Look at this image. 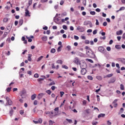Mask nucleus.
Wrapping results in <instances>:
<instances>
[{
  "label": "nucleus",
  "instance_id": "obj_1",
  "mask_svg": "<svg viewBox=\"0 0 125 125\" xmlns=\"http://www.w3.org/2000/svg\"><path fill=\"white\" fill-rule=\"evenodd\" d=\"M86 54L90 58H94L95 57V54L91 49L87 50L86 51Z\"/></svg>",
  "mask_w": 125,
  "mask_h": 125
},
{
  "label": "nucleus",
  "instance_id": "obj_2",
  "mask_svg": "<svg viewBox=\"0 0 125 125\" xmlns=\"http://www.w3.org/2000/svg\"><path fill=\"white\" fill-rule=\"evenodd\" d=\"M26 93H27V92L26 91V90H25V89H23L22 91H21L20 94L22 99H23L24 97H25Z\"/></svg>",
  "mask_w": 125,
  "mask_h": 125
},
{
  "label": "nucleus",
  "instance_id": "obj_3",
  "mask_svg": "<svg viewBox=\"0 0 125 125\" xmlns=\"http://www.w3.org/2000/svg\"><path fill=\"white\" fill-rule=\"evenodd\" d=\"M73 62L75 63V64H76V65H80L81 63V60L79 59V58L76 57L74 58Z\"/></svg>",
  "mask_w": 125,
  "mask_h": 125
},
{
  "label": "nucleus",
  "instance_id": "obj_4",
  "mask_svg": "<svg viewBox=\"0 0 125 125\" xmlns=\"http://www.w3.org/2000/svg\"><path fill=\"white\" fill-rule=\"evenodd\" d=\"M79 65L82 69H85V68H86V63H85V62H80V63H79Z\"/></svg>",
  "mask_w": 125,
  "mask_h": 125
},
{
  "label": "nucleus",
  "instance_id": "obj_5",
  "mask_svg": "<svg viewBox=\"0 0 125 125\" xmlns=\"http://www.w3.org/2000/svg\"><path fill=\"white\" fill-rule=\"evenodd\" d=\"M6 100L8 105H9L10 106H11V105H12V101H11V100H10V99L9 98L6 97Z\"/></svg>",
  "mask_w": 125,
  "mask_h": 125
},
{
  "label": "nucleus",
  "instance_id": "obj_6",
  "mask_svg": "<svg viewBox=\"0 0 125 125\" xmlns=\"http://www.w3.org/2000/svg\"><path fill=\"white\" fill-rule=\"evenodd\" d=\"M77 30H78L80 32H83L84 28L83 26H79L77 27Z\"/></svg>",
  "mask_w": 125,
  "mask_h": 125
},
{
  "label": "nucleus",
  "instance_id": "obj_7",
  "mask_svg": "<svg viewBox=\"0 0 125 125\" xmlns=\"http://www.w3.org/2000/svg\"><path fill=\"white\" fill-rule=\"evenodd\" d=\"M25 16L26 17H30L31 16V15H30V13H29V10H28V9H25Z\"/></svg>",
  "mask_w": 125,
  "mask_h": 125
},
{
  "label": "nucleus",
  "instance_id": "obj_8",
  "mask_svg": "<svg viewBox=\"0 0 125 125\" xmlns=\"http://www.w3.org/2000/svg\"><path fill=\"white\" fill-rule=\"evenodd\" d=\"M98 50L99 51H100V52H102V53H104V52H105V49L102 46L99 47Z\"/></svg>",
  "mask_w": 125,
  "mask_h": 125
},
{
  "label": "nucleus",
  "instance_id": "obj_9",
  "mask_svg": "<svg viewBox=\"0 0 125 125\" xmlns=\"http://www.w3.org/2000/svg\"><path fill=\"white\" fill-rule=\"evenodd\" d=\"M118 60H119V61H120V62L123 63V64H125V58H118Z\"/></svg>",
  "mask_w": 125,
  "mask_h": 125
},
{
  "label": "nucleus",
  "instance_id": "obj_10",
  "mask_svg": "<svg viewBox=\"0 0 125 125\" xmlns=\"http://www.w3.org/2000/svg\"><path fill=\"white\" fill-rule=\"evenodd\" d=\"M81 73L83 75L86 74V69H82L81 71Z\"/></svg>",
  "mask_w": 125,
  "mask_h": 125
},
{
  "label": "nucleus",
  "instance_id": "obj_11",
  "mask_svg": "<svg viewBox=\"0 0 125 125\" xmlns=\"http://www.w3.org/2000/svg\"><path fill=\"white\" fill-rule=\"evenodd\" d=\"M116 82V79L112 78L110 79V80L108 82V83H113Z\"/></svg>",
  "mask_w": 125,
  "mask_h": 125
},
{
  "label": "nucleus",
  "instance_id": "obj_12",
  "mask_svg": "<svg viewBox=\"0 0 125 125\" xmlns=\"http://www.w3.org/2000/svg\"><path fill=\"white\" fill-rule=\"evenodd\" d=\"M43 95H44V94L43 93H40L38 95V98L39 100H40V99H42V96H43Z\"/></svg>",
  "mask_w": 125,
  "mask_h": 125
},
{
  "label": "nucleus",
  "instance_id": "obj_13",
  "mask_svg": "<svg viewBox=\"0 0 125 125\" xmlns=\"http://www.w3.org/2000/svg\"><path fill=\"white\" fill-rule=\"evenodd\" d=\"M9 32H5L2 36V39H4V38H6V36H7V35H8V34H9Z\"/></svg>",
  "mask_w": 125,
  "mask_h": 125
},
{
  "label": "nucleus",
  "instance_id": "obj_14",
  "mask_svg": "<svg viewBox=\"0 0 125 125\" xmlns=\"http://www.w3.org/2000/svg\"><path fill=\"white\" fill-rule=\"evenodd\" d=\"M42 40L43 42H46V41H47V37L44 36L42 38Z\"/></svg>",
  "mask_w": 125,
  "mask_h": 125
},
{
  "label": "nucleus",
  "instance_id": "obj_15",
  "mask_svg": "<svg viewBox=\"0 0 125 125\" xmlns=\"http://www.w3.org/2000/svg\"><path fill=\"white\" fill-rule=\"evenodd\" d=\"M116 35H117V36L123 35V30H120L119 31H117Z\"/></svg>",
  "mask_w": 125,
  "mask_h": 125
},
{
  "label": "nucleus",
  "instance_id": "obj_16",
  "mask_svg": "<svg viewBox=\"0 0 125 125\" xmlns=\"http://www.w3.org/2000/svg\"><path fill=\"white\" fill-rule=\"evenodd\" d=\"M90 23V21H85L83 22V25L84 26H86L87 25H89V23Z\"/></svg>",
  "mask_w": 125,
  "mask_h": 125
},
{
  "label": "nucleus",
  "instance_id": "obj_17",
  "mask_svg": "<svg viewBox=\"0 0 125 125\" xmlns=\"http://www.w3.org/2000/svg\"><path fill=\"white\" fill-rule=\"evenodd\" d=\"M36 97H37V94H34L31 96V100H35L36 99Z\"/></svg>",
  "mask_w": 125,
  "mask_h": 125
},
{
  "label": "nucleus",
  "instance_id": "obj_18",
  "mask_svg": "<svg viewBox=\"0 0 125 125\" xmlns=\"http://www.w3.org/2000/svg\"><path fill=\"white\" fill-rule=\"evenodd\" d=\"M56 63H57V64H61V65H62L63 64V61L61 60H58Z\"/></svg>",
  "mask_w": 125,
  "mask_h": 125
},
{
  "label": "nucleus",
  "instance_id": "obj_19",
  "mask_svg": "<svg viewBox=\"0 0 125 125\" xmlns=\"http://www.w3.org/2000/svg\"><path fill=\"white\" fill-rule=\"evenodd\" d=\"M105 117V114H103V113H101L100 114H99L98 116V118L99 119H100V118L101 117Z\"/></svg>",
  "mask_w": 125,
  "mask_h": 125
},
{
  "label": "nucleus",
  "instance_id": "obj_20",
  "mask_svg": "<svg viewBox=\"0 0 125 125\" xmlns=\"http://www.w3.org/2000/svg\"><path fill=\"white\" fill-rule=\"evenodd\" d=\"M43 58V56H41L37 60V62H40L42 59Z\"/></svg>",
  "mask_w": 125,
  "mask_h": 125
},
{
  "label": "nucleus",
  "instance_id": "obj_21",
  "mask_svg": "<svg viewBox=\"0 0 125 125\" xmlns=\"http://www.w3.org/2000/svg\"><path fill=\"white\" fill-rule=\"evenodd\" d=\"M26 38L28 40V42H33V40L30 38V37H28V36H26Z\"/></svg>",
  "mask_w": 125,
  "mask_h": 125
},
{
  "label": "nucleus",
  "instance_id": "obj_22",
  "mask_svg": "<svg viewBox=\"0 0 125 125\" xmlns=\"http://www.w3.org/2000/svg\"><path fill=\"white\" fill-rule=\"evenodd\" d=\"M32 55L31 54H28V61H32Z\"/></svg>",
  "mask_w": 125,
  "mask_h": 125
},
{
  "label": "nucleus",
  "instance_id": "obj_23",
  "mask_svg": "<svg viewBox=\"0 0 125 125\" xmlns=\"http://www.w3.org/2000/svg\"><path fill=\"white\" fill-rule=\"evenodd\" d=\"M111 77H113V74H112V73L110 74H108L106 76H104V78H111Z\"/></svg>",
  "mask_w": 125,
  "mask_h": 125
},
{
  "label": "nucleus",
  "instance_id": "obj_24",
  "mask_svg": "<svg viewBox=\"0 0 125 125\" xmlns=\"http://www.w3.org/2000/svg\"><path fill=\"white\" fill-rule=\"evenodd\" d=\"M49 116L50 118H53V117H54V115H53V111H50Z\"/></svg>",
  "mask_w": 125,
  "mask_h": 125
},
{
  "label": "nucleus",
  "instance_id": "obj_25",
  "mask_svg": "<svg viewBox=\"0 0 125 125\" xmlns=\"http://www.w3.org/2000/svg\"><path fill=\"white\" fill-rule=\"evenodd\" d=\"M120 89H121V90H125V86L124 85V84H121Z\"/></svg>",
  "mask_w": 125,
  "mask_h": 125
},
{
  "label": "nucleus",
  "instance_id": "obj_26",
  "mask_svg": "<svg viewBox=\"0 0 125 125\" xmlns=\"http://www.w3.org/2000/svg\"><path fill=\"white\" fill-rule=\"evenodd\" d=\"M62 47H63V45L58 47V48L57 49L58 52H60V51H61V48H62Z\"/></svg>",
  "mask_w": 125,
  "mask_h": 125
},
{
  "label": "nucleus",
  "instance_id": "obj_27",
  "mask_svg": "<svg viewBox=\"0 0 125 125\" xmlns=\"http://www.w3.org/2000/svg\"><path fill=\"white\" fill-rule=\"evenodd\" d=\"M51 53H55L56 50L55 48H52L50 51Z\"/></svg>",
  "mask_w": 125,
  "mask_h": 125
},
{
  "label": "nucleus",
  "instance_id": "obj_28",
  "mask_svg": "<svg viewBox=\"0 0 125 125\" xmlns=\"http://www.w3.org/2000/svg\"><path fill=\"white\" fill-rule=\"evenodd\" d=\"M79 56H80L81 57H84V56H85L84 54H83V53H80L79 54Z\"/></svg>",
  "mask_w": 125,
  "mask_h": 125
},
{
  "label": "nucleus",
  "instance_id": "obj_29",
  "mask_svg": "<svg viewBox=\"0 0 125 125\" xmlns=\"http://www.w3.org/2000/svg\"><path fill=\"white\" fill-rule=\"evenodd\" d=\"M66 121H67V122H68V123L69 124H72V123H73V121H72L71 119H66Z\"/></svg>",
  "mask_w": 125,
  "mask_h": 125
},
{
  "label": "nucleus",
  "instance_id": "obj_30",
  "mask_svg": "<svg viewBox=\"0 0 125 125\" xmlns=\"http://www.w3.org/2000/svg\"><path fill=\"white\" fill-rule=\"evenodd\" d=\"M8 21V19L7 18H4L3 20V22H4L5 23L7 22Z\"/></svg>",
  "mask_w": 125,
  "mask_h": 125
},
{
  "label": "nucleus",
  "instance_id": "obj_31",
  "mask_svg": "<svg viewBox=\"0 0 125 125\" xmlns=\"http://www.w3.org/2000/svg\"><path fill=\"white\" fill-rule=\"evenodd\" d=\"M86 61H88V62H90V63H93V61L91 59H86Z\"/></svg>",
  "mask_w": 125,
  "mask_h": 125
},
{
  "label": "nucleus",
  "instance_id": "obj_32",
  "mask_svg": "<svg viewBox=\"0 0 125 125\" xmlns=\"http://www.w3.org/2000/svg\"><path fill=\"white\" fill-rule=\"evenodd\" d=\"M46 93H47V94H49V95H50V94H51V91H50V90H47L46 91Z\"/></svg>",
  "mask_w": 125,
  "mask_h": 125
},
{
  "label": "nucleus",
  "instance_id": "obj_33",
  "mask_svg": "<svg viewBox=\"0 0 125 125\" xmlns=\"http://www.w3.org/2000/svg\"><path fill=\"white\" fill-rule=\"evenodd\" d=\"M64 94H65V93H64V92H63V91H61L60 92V94L61 97H63V95H64Z\"/></svg>",
  "mask_w": 125,
  "mask_h": 125
},
{
  "label": "nucleus",
  "instance_id": "obj_34",
  "mask_svg": "<svg viewBox=\"0 0 125 125\" xmlns=\"http://www.w3.org/2000/svg\"><path fill=\"white\" fill-rule=\"evenodd\" d=\"M19 24L20 25V26H21L23 24V20H20Z\"/></svg>",
  "mask_w": 125,
  "mask_h": 125
},
{
  "label": "nucleus",
  "instance_id": "obj_35",
  "mask_svg": "<svg viewBox=\"0 0 125 125\" xmlns=\"http://www.w3.org/2000/svg\"><path fill=\"white\" fill-rule=\"evenodd\" d=\"M87 79L88 80H90L91 81H92V80H93V78L91 76H87Z\"/></svg>",
  "mask_w": 125,
  "mask_h": 125
},
{
  "label": "nucleus",
  "instance_id": "obj_36",
  "mask_svg": "<svg viewBox=\"0 0 125 125\" xmlns=\"http://www.w3.org/2000/svg\"><path fill=\"white\" fill-rule=\"evenodd\" d=\"M54 84H55V82H54V81H53L49 84V85L50 86L51 85H54Z\"/></svg>",
  "mask_w": 125,
  "mask_h": 125
},
{
  "label": "nucleus",
  "instance_id": "obj_37",
  "mask_svg": "<svg viewBox=\"0 0 125 125\" xmlns=\"http://www.w3.org/2000/svg\"><path fill=\"white\" fill-rule=\"evenodd\" d=\"M9 114L10 116H12V115H13V109H11V110L9 112Z\"/></svg>",
  "mask_w": 125,
  "mask_h": 125
},
{
  "label": "nucleus",
  "instance_id": "obj_38",
  "mask_svg": "<svg viewBox=\"0 0 125 125\" xmlns=\"http://www.w3.org/2000/svg\"><path fill=\"white\" fill-rule=\"evenodd\" d=\"M96 13H95V11H91L90 12V14H91V15H95Z\"/></svg>",
  "mask_w": 125,
  "mask_h": 125
},
{
  "label": "nucleus",
  "instance_id": "obj_39",
  "mask_svg": "<svg viewBox=\"0 0 125 125\" xmlns=\"http://www.w3.org/2000/svg\"><path fill=\"white\" fill-rule=\"evenodd\" d=\"M11 90V87H8L6 89V91H7V92H10Z\"/></svg>",
  "mask_w": 125,
  "mask_h": 125
},
{
  "label": "nucleus",
  "instance_id": "obj_40",
  "mask_svg": "<svg viewBox=\"0 0 125 125\" xmlns=\"http://www.w3.org/2000/svg\"><path fill=\"white\" fill-rule=\"evenodd\" d=\"M65 101H66V100H64L63 102H62V103L61 104V105L60 106V107L61 108V107H62V106H63L64 105V104L65 103Z\"/></svg>",
  "mask_w": 125,
  "mask_h": 125
},
{
  "label": "nucleus",
  "instance_id": "obj_41",
  "mask_svg": "<svg viewBox=\"0 0 125 125\" xmlns=\"http://www.w3.org/2000/svg\"><path fill=\"white\" fill-rule=\"evenodd\" d=\"M62 68H63L64 69H66V70H67V69H69V67H68V66H67L66 65H62Z\"/></svg>",
  "mask_w": 125,
  "mask_h": 125
},
{
  "label": "nucleus",
  "instance_id": "obj_42",
  "mask_svg": "<svg viewBox=\"0 0 125 125\" xmlns=\"http://www.w3.org/2000/svg\"><path fill=\"white\" fill-rule=\"evenodd\" d=\"M44 80V78H39L38 79V82H42Z\"/></svg>",
  "mask_w": 125,
  "mask_h": 125
},
{
  "label": "nucleus",
  "instance_id": "obj_43",
  "mask_svg": "<svg viewBox=\"0 0 125 125\" xmlns=\"http://www.w3.org/2000/svg\"><path fill=\"white\" fill-rule=\"evenodd\" d=\"M39 74L36 73L34 74V78H39Z\"/></svg>",
  "mask_w": 125,
  "mask_h": 125
},
{
  "label": "nucleus",
  "instance_id": "obj_44",
  "mask_svg": "<svg viewBox=\"0 0 125 125\" xmlns=\"http://www.w3.org/2000/svg\"><path fill=\"white\" fill-rule=\"evenodd\" d=\"M38 123L39 124H42V119L40 118L38 120Z\"/></svg>",
  "mask_w": 125,
  "mask_h": 125
},
{
  "label": "nucleus",
  "instance_id": "obj_45",
  "mask_svg": "<svg viewBox=\"0 0 125 125\" xmlns=\"http://www.w3.org/2000/svg\"><path fill=\"white\" fill-rule=\"evenodd\" d=\"M33 104H34V105H38V101H37V100H35L34 101V103H33Z\"/></svg>",
  "mask_w": 125,
  "mask_h": 125
},
{
  "label": "nucleus",
  "instance_id": "obj_46",
  "mask_svg": "<svg viewBox=\"0 0 125 125\" xmlns=\"http://www.w3.org/2000/svg\"><path fill=\"white\" fill-rule=\"evenodd\" d=\"M125 7H121L119 9V10H120V11H122V10H125Z\"/></svg>",
  "mask_w": 125,
  "mask_h": 125
},
{
  "label": "nucleus",
  "instance_id": "obj_47",
  "mask_svg": "<svg viewBox=\"0 0 125 125\" xmlns=\"http://www.w3.org/2000/svg\"><path fill=\"white\" fill-rule=\"evenodd\" d=\"M49 125H53V121L52 120H50L49 121Z\"/></svg>",
  "mask_w": 125,
  "mask_h": 125
},
{
  "label": "nucleus",
  "instance_id": "obj_48",
  "mask_svg": "<svg viewBox=\"0 0 125 125\" xmlns=\"http://www.w3.org/2000/svg\"><path fill=\"white\" fill-rule=\"evenodd\" d=\"M62 28L64 30H67V26L65 25H63L62 26Z\"/></svg>",
  "mask_w": 125,
  "mask_h": 125
},
{
  "label": "nucleus",
  "instance_id": "obj_49",
  "mask_svg": "<svg viewBox=\"0 0 125 125\" xmlns=\"http://www.w3.org/2000/svg\"><path fill=\"white\" fill-rule=\"evenodd\" d=\"M106 50H107V51H111V47H106Z\"/></svg>",
  "mask_w": 125,
  "mask_h": 125
},
{
  "label": "nucleus",
  "instance_id": "obj_50",
  "mask_svg": "<svg viewBox=\"0 0 125 125\" xmlns=\"http://www.w3.org/2000/svg\"><path fill=\"white\" fill-rule=\"evenodd\" d=\"M54 111H55V112H58V111H59V107H56L54 109Z\"/></svg>",
  "mask_w": 125,
  "mask_h": 125
},
{
  "label": "nucleus",
  "instance_id": "obj_51",
  "mask_svg": "<svg viewBox=\"0 0 125 125\" xmlns=\"http://www.w3.org/2000/svg\"><path fill=\"white\" fill-rule=\"evenodd\" d=\"M93 35H96V34H97V30H95L93 31Z\"/></svg>",
  "mask_w": 125,
  "mask_h": 125
},
{
  "label": "nucleus",
  "instance_id": "obj_52",
  "mask_svg": "<svg viewBox=\"0 0 125 125\" xmlns=\"http://www.w3.org/2000/svg\"><path fill=\"white\" fill-rule=\"evenodd\" d=\"M107 125H112V123L111 122H110V121L108 120L107 121Z\"/></svg>",
  "mask_w": 125,
  "mask_h": 125
},
{
  "label": "nucleus",
  "instance_id": "obj_53",
  "mask_svg": "<svg viewBox=\"0 0 125 125\" xmlns=\"http://www.w3.org/2000/svg\"><path fill=\"white\" fill-rule=\"evenodd\" d=\"M84 42H85V43H86V44H88V43H89V41L85 40Z\"/></svg>",
  "mask_w": 125,
  "mask_h": 125
},
{
  "label": "nucleus",
  "instance_id": "obj_54",
  "mask_svg": "<svg viewBox=\"0 0 125 125\" xmlns=\"http://www.w3.org/2000/svg\"><path fill=\"white\" fill-rule=\"evenodd\" d=\"M20 113L21 114V115H23V114H24V111L22 110H20Z\"/></svg>",
  "mask_w": 125,
  "mask_h": 125
},
{
  "label": "nucleus",
  "instance_id": "obj_55",
  "mask_svg": "<svg viewBox=\"0 0 125 125\" xmlns=\"http://www.w3.org/2000/svg\"><path fill=\"white\" fill-rule=\"evenodd\" d=\"M96 25H99V21H98V20H96Z\"/></svg>",
  "mask_w": 125,
  "mask_h": 125
},
{
  "label": "nucleus",
  "instance_id": "obj_56",
  "mask_svg": "<svg viewBox=\"0 0 125 125\" xmlns=\"http://www.w3.org/2000/svg\"><path fill=\"white\" fill-rule=\"evenodd\" d=\"M103 26H104V27H106V26H107V22L106 21L104 22Z\"/></svg>",
  "mask_w": 125,
  "mask_h": 125
},
{
  "label": "nucleus",
  "instance_id": "obj_57",
  "mask_svg": "<svg viewBox=\"0 0 125 125\" xmlns=\"http://www.w3.org/2000/svg\"><path fill=\"white\" fill-rule=\"evenodd\" d=\"M99 97H100L99 95H97V101L98 102L100 101V98Z\"/></svg>",
  "mask_w": 125,
  "mask_h": 125
},
{
  "label": "nucleus",
  "instance_id": "obj_58",
  "mask_svg": "<svg viewBox=\"0 0 125 125\" xmlns=\"http://www.w3.org/2000/svg\"><path fill=\"white\" fill-rule=\"evenodd\" d=\"M45 114H46V115H50V111H45Z\"/></svg>",
  "mask_w": 125,
  "mask_h": 125
},
{
  "label": "nucleus",
  "instance_id": "obj_59",
  "mask_svg": "<svg viewBox=\"0 0 125 125\" xmlns=\"http://www.w3.org/2000/svg\"><path fill=\"white\" fill-rule=\"evenodd\" d=\"M97 124H98V122H94L92 123L93 125H97Z\"/></svg>",
  "mask_w": 125,
  "mask_h": 125
},
{
  "label": "nucleus",
  "instance_id": "obj_60",
  "mask_svg": "<svg viewBox=\"0 0 125 125\" xmlns=\"http://www.w3.org/2000/svg\"><path fill=\"white\" fill-rule=\"evenodd\" d=\"M120 113H124V108L123 107L120 109Z\"/></svg>",
  "mask_w": 125,
  "mask_h": 125
},
{
  "label": "nucleus",
  "instance_id": "obj_61",
  "mask_svg": "<svg viewBox=\"0 0 125 125\" xmlns=\"http://www.w3.org/2000/svg\"><path fill=\"white\" fill-rule=\"evenodd\" d=\"M74 39H75V40H79V37L78 36L75 35Z\"/></svg>",
  "mask_w": 125,
  "mask_h": 125
},
{
  "label": "nucleus",
  "instance_id": "obj_62",
  "mask_svg": "<svg viewBox=\"0 0 125 125\" xmlns=\"http://www.w3.org/2000/svg\"><path fill=\"white\" fill-rule=\"evenodd\" d=\"M83 105H86V101L84 100V101L83 102Z\"/></svg>",
  "mask_w": 125,
  "mask_h": 125
},
{
  "label": "nucleus",
  "instance_id": "obj_63",
  "mask_svg": "<svg viewBox=\"0 0 125 125\" xmlns=\"http://www.w3.org/2000/svg\"><path fill=\"white\" fill-rule=\"evenodd\" d=\"M96 11L97 12H100L101 10H100V9H99V8H97V9H96Z\"/></svg>",
  "mask_w": 125,
  "mask_h": 125
},
{
  "label": "nucleus",
  "instance_id": "obj_64",
  "mask_svg": "<svg viewBox=\"0 0 125 125\" xmlns=\"http://www.w3.org/2000/svg\"><path fill=\"white\" fill-rule=\"evenodd\" d=\"M66 47H67L68 50H71V46L68 45Z\"/></svg>",
  "mask_w": 125,
  "mask_h": 125
}]
</instances>
